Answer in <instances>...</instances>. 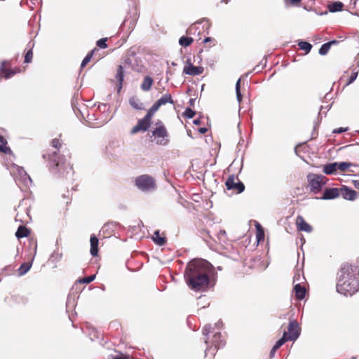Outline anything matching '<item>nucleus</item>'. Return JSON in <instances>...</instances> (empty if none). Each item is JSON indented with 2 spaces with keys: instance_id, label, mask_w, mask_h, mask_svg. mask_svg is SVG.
<instances>
[{
  "instance_id": "obj_1",
  "label": "nucleus",
  "mask_w": 359,
  "mask_h": 359,
  "mask_svg": "<svg viewBox=\"0 0 359 359\" xmlns=\"http://www.w3.org/2000/svg\"><path fill=\"white\" fill-rule=\"evenodd\" d=\"M184 277L191 290L196 292L206 291L215 286L217 273L209 262L194 259L187 264Z\"/></svg>"
},
{
  "instance_id": "obj_2",
  "label": "nucleus",
  "mask_w": 359,
  "mask_h": 359,
  "mask_svg": "<svg viewBox=\"0 0 359 359\" xmlns=\"http://www.w3.org/2000/svg\"><path fill=\"white\" fill-rule=\"evenodd\" d=\"M337 292L352 296L359 291V265L344 263L337 273Z\"/></svg>"
},
{
  "instance_id": "obj_3",
  "label": "nucleus",
  "mask_w": 359,
  "mask_h": 359,
  "mask_svg": "<svg viewBox=\"0 0 359 359\" xmlns=\"http://www.w3.org/2000/svg\"><path fill=\"white\" fill-rule=\"evenodd\" d=\"M49 168L50 171L58 176L65 177L68 180H73L74 170L72 165L65 155H60L53 151L49 156Z\"/></svg>"
},
{
  "instance_id": "obj_4",
  "label": "nucleus",
  "mask_w": 359,
  "mask_h": 359,
  "mask_svg": "<svg viewBox=\"0 0 359 359\" xmlns=\"http://www.w3.org/2000/svg\"><path fill=\"white\" fill-rule=\"evenodd\" d=\"M205 343L208 346L205 351V355H207V353L210 351L212 349L215 351L224 347L225 345V341L220 332H215L205 337Z\"/></svg>"
},
{
  "instance_id": "obj_5",
  "label": "nucleus",
  "mask_w": 359,
  "mask_h": 359,
  "mask_svg": "<svg viewBox=\"0 0 359 359\" xmlns=\"http://www.w3.org/2000/svg\"><path fill=\"white\" fill-rule=\"evenodd\" d=\"M306 178L310 191L313 194H318L321 191L327 182L326 177L322 175L309 173L307 175Z\"/></svg>"
},
{
  "instance_id": "obj_6",
  "label": "nucleus",
  "mask_w": 359,
  "mask_h": 359,
  "mask_svg": "<svg viewBox=\"0 0 359 359\" xmlns=\"http://www.w3.org/2000/svg\"><path fill=\"white\" fill-rule=\"evenodd\" d=\"M88 126L91 128H99L107 123L111 118L108 117L107 114L95 113L88 111V114L85 118Z\"/></svg>"
},
{
  "instance_id": "obj_7",
  "label": "nucleus",
  "mask_w": 359,
  "mask_h": 359,
  "mask_svg": "<svg viewBox=\"0 0 359 359\" xmlns=\"http://www.w3.org/2000/svg\"><path fill=\"white\" fill-rule=\"evenodd\" d=\"M136 187L142 191H152L156 188V183L152 177L148 175H142L135 180Z\"/></svg>"
},
{
  "instance_id": "obj_8",
  "label": "nucleus",
  "mask_w": 359,
  "mask_h": 359,
  "mask_svg": "<svg viewBox=\"0 0 359 359\" xmlns=\"http://www.w3.org/2000/svg\"><path fill=\"white\" fill-rule=\"evenodd\" d=\"M152 135L157 144L165 146L169 142L168 133L165 126L156 127L152 131Z\"/></svg>"
},
{
  "instance_id": "obj_9",
  "label": "nucleus",
  "mask_w": 359,
  "mask_h": 359,
  "mask_svg": "<svg viewBox=\"0 0 359 359\" xmlns=\"http://www.w3.org/2000/svg\"><path fill=\"white\" fill-rule=\"evenodd\" d=\"M288 333L287 332V339L288 341H295L298 339L301 333V329L298 323L295 320H290L288 325Z\"/></svg>"
},
{
  "instance_id": "obj_10",
  "label": "nucleus",
  "mask_w": 359,
  "mask_h": 359,
  "mask_svg": "<svg viewBox=\"0 0 359 359\" xmlns=\"http://www.w3.org/2000/svg\"><path fill=\"white\" fill-rule=\"evenodd\" d=\"M225 185L226 187V189L228 190L233 189L237 191L238 194H241L245 190V185L244 184L238 180L237 182H235V177L233 175H230L226 182Z\"/></svg>"
},
{
  "instance_id": "obj_11",
  "label": "nucleus",
  "mask_w": 359,
  "mask_h": 359,
  "mask_svg": "<svg viewBox=\"0 0 359 359\" xmlns=\"http://www.w3.org/2000/svg\"><path fill=\"white\" fill-rule=\"evenodd\" d=\"M204 68L201 66H194L190 59H187L183 73L190 76H198L203 73Z\"/></svg>"
},
{
  "instance_id": "obj_12",
  "label": "nucleus",
  "mask_w": 359,
  "mask_h": 359,
  "mask_svg": "<svg viewBox=\"0 0 359 359\" xmlns=\"http://www.w3.org/2000/svg\"><path fill=\"white\" fill-rule=\"evenodd\" d=\"M151 125V119L147 116H144V117L142 119H140L136 126H135L130 133L132 135L135 134L140 131H147Z\"/></svg>"
},
{
  "instance_id": "obj_13",
  "label": "nucleus",
  "mask_w": 359,
  "mask_h": 359,
  "mask_svg": "<svg viewBox=\"0 0 359 359\" xmlns=\"http://www.w3.org/2000/svg\"><path fill=\"white\" fill-rule=\"evenodd\" d=\"M137 61V57H135V54L133 51H128V54L124 60V62L126 65L131 66L132 69L137 72H140L142 69V65H134V62Z\"/></svg>"
},
{
  "instance_id": "obj_14",
  "label": "nucleus",
  "mask_w": 359,
  "mask_h": 359,
  "mask_svg": "<svg viewBox=\"0 0 359 359\" xmlns=\"http://www.w3.org/2000/svg\"><path fill=\"white\" fill-rule=\"evenodd\" d=\"M340 194L344 199L351 201L355 200L358 195V193L355 190L345 185L339 189V194Z\"/></svg>"
},
{
  "instance_id": "obj_15",
  "label": "nucleus",
  "mask_w": 359,
  "mask_h": 359,
  "mask_svg": "<svg viewBox=\"0 0 359 359\" xmlns=\"http://www.w3.org/2000/svg\"><path fill=\"white\" fill-rule=\"evenodd\" d=\"M339 196V189L327 188L323 191V196L319 198L321 200H332L337 198Z\"/></svg>"
},
{
  "instance_id": "obj_16",
  "label": "nucleus",
  "mask_w": 359,
  "mask_h": 359,
  "mask_svg": "<svg viewBox=\"0 0 359 359\" xmlns=\"http://www.w3.org/2000/svg\"><path fill=\"white\" fill-rule=\"evenodd\" d=\"M296 224L299 231L311 233L313 227L307 223L302 216L299 215L296 219Z\"/></svg>"
},
{
  "instance_id": "obj_17",
  "label": "nucleus",
  "mask_w": 359,
  "mask_h": 359,
  "mask_svg": "<svg viewBox=\"0 0 359 359\" xmlns=\"http://www.w3.org/2000/svg\"><path fill=\"white\" fill-rule=\"evenodd\" d=\"M222 326V322L221 320H219L217 323H215L213 326L210 324L206 325L203 329V334L205 337H207L210 334V333L215 332H220Z\"/></svg>"
},
{
  "instance_id": "obj_18",
  "label": "nucleus",
  "mask_w": 359,
  "mask_h": 359,
  "mask_svg": "<svg viewBox=\"0 0 359 359\" xmlns=\"http://www.w3.org/2000/svg\"><path fill=\"white\" fill-rule=\"evenodd\" d=\"M125 77V72L122 65H118L116 69V74L115 78L117 81V90L120 92L123 88V82Z\"/></svg>"
},
{
  "instance_id": "obj_19",
  "label": "nucleus",
  "mask_w": 359,
  "mask_h": 359,
  "mask_svg": "<svg viewBox=\"0 0 359 359\" xmlns=\"http://www.w3.org/2000/svg\"><path fill=\"white\" fill-rule=\"evenodd\" d=\"M90 252L93 257H95L98 255L99 240L95 235L92 234L90 236Z\"/></svg>"
},
{
  "instance_id": "obj_20",
  "label": "nucleus",
  "mask_w": 359,
  "mask_h": 359,
  "mask_svg": "<svg viewBox=\"0 0 359 359\" xmlns=\"http://www.w3.org/2000/svg\"><path fill=\"white\" fill-rule=\"evenodd\" d=\"M0 73L5 79H9L15 75V72L10 68L6 67V62L4 61L0 64Z\"/></svg>"
},
{
  "instance_id": "obj_21",
  "label": "nucleus",
  "mask_w": 359,
  "mask_h": 359,
  "mask_svg": "<svg viewBox=\"0 0 359 359\" xmlns=\"http://www.w3.org/2000/svg\"><path fill=\"white\" fill-rule=\"evenodd\" d=\"M294 290L297 299L302 300L305 297L306 293V288L300 283H297L294 286Z\"/></svg>"
},
{
  "instance_id": "obj_22",
  "label": "nucleus",
  "mask_w": 359,
  "mask_h": 359,
  "mask_svg": "<svg viewBox=\"0 0 359 359\" xmlns=\"http://www.w3.org/2000/svg\"><path fill=\"white\" fill-rule=\"evenodd\" d=\"M152 240L155 243V244L163 246L166 243V238L164 236H161L159 230H156L152 236Z\"/></svg>"
},
{
  "instance_id": "obj_23",
  "label": "nucleus",
  "mask_w": 359,
  "mask_h": 359,
  "mask_svg": "<svg viewBox=\"0 0 359 359\" xmlns=\"http://www.w3.org/2000/svg\"><path fill=\"white\" fill-rule=\"evenodd\" d=\"M30 233V231L24 225H20L15 232V236L18 238H22L27 237Z\"/></svg>"
},
{
  "instance_id": "obj_24",
  "label": "nucleus",
  "mask_w": 359,
  "mask_h": 359,
  "mask_svg": "<svg viewBox=\"0 0 359 359\" xmlns=\"http://www.w3.org/2000/svg\"><path fill=\"white\" fill-rule=\"evenodd\" d=\"M27 46L29 48V50L25 53L24 62L25 63H30L32 62V57H33L32 49L34 46V43L33 41H30L27 43Z\"/></svg>"
},
{
  "instance_id": "obj_25",
  "label": "nucleus",
  "mask_w": 359,
  "mask_h": 359,
  "mask_svg": "<svg viewBox=\"0 0 359 359\" xmlns=\"http://www.w3.org/2000/svg\"><path fill=\"white\" fill-rule=\"evenodd\" d=\"M337 170V162L330 163L324 165L323 172L326 175H333Z\"/></svg>"
},
{
  "instance_id": "obj_26",
  "label": "nucleus",
  "mask_w": 359,
  "mask_h": 359,
  "mask_svg": "<svg viewBox=\"0 0 359 359\" xmlns=\"http://www.w3.org/2000/svg\"><path fill=\"white\" fill-rule=\"evenodd\" d=\"M33 259L34 258H32L31 262H23L20 265V266L18 269V275L20 276H24L29 271L32 265Z\"/></svg>"
},
{
  "instance_id": "obj_27",
  "label": "nucleus",
  "mask_w": 359,
  "mask_h": 359,
  "mask_svg": "<svg viewBox=\"0 0 359 359\" xmlns=\"http://www.w3.org/2000/svg\"><path fill=\"white\" fill-rule=\"evenodd\" d=\"M156 102L159 107H161L167 103L174 104V100L170 93H166L159 98Z\"/></svg>"
},
{
  "instance_id": "obj_28",
  "label": "nucleus",
  "mask_w": 359,
  "mask_h": 359,
  "mask_svg": "<svg viewBox=\"0 0 359 359\" xmlns=\"http://www.w3.org/2000/svg\"><path fill=\"white\" fill-rule=\"evenodd\" d=\"M153 83V79L149 76H146L141 84V89L144 91H149L151 89Z\"/></svg>"
},
{
  "instance_id": "obj_29",
  "label": "nucleus",
  "mask_w": 359,
  "mask_h": 359,
  "mask_svg": "<svg viewBox=\"0 0 359 359\" xmlns=\"http://www.w3.org/2000/svg\"><path fill=\"white\" fill-rule=\"evenodd\" d=\"M129 103L132 107L137 110H142L144 109V104L135 97H132L129 100Z\"/></svg>"
},
{
  "instance_id": "obj_30",
  "label": "nucleus",
  "mask_w": 359,
  "mask_h": 359,
  "mask_svg": "<svg viewBox=\"0 0 359 359\" xmlns=\"http://www.w3.org/2000/svg\"><path fill=\"white\" fill-rule=\"evenodd\" d=\"M344 4L340 1H333L328 5V10L331 13H335L341 11Z\"/></svg>"
},
{
  "instance_id": "obj_31",
  "label": "nucleus",
  "mask_w": 359,
  "mask_h": 359,
  "mask_svg": "<svg viewBox=\"0 0 359 359\" xmlns=\"http://www.w3.org/2000/svg\"><path fill=\"white\" fill-rule=\"evenodd\" d=\"M193 41L194 39L192 37L183 36L180 38L179 44L182 47H188Z\"/></svg>"
},
{
  "instance_id": "obj_32",
  "label": "nucleus",
  "mask_w": 359,
  "mask_h": 359,
  "mask_svg": "<svg viewBox=\"0 0 359 359\" xmlns=\"http://www.w3.org/2000/svg\"><path fill=\"white\" fill-rule=\"evenodd\" d=\"M201 235L203 237V240L207 243H208L210 242L209 239L212 240L215 242H217L216 238L212 235L210 234V231H208V229H203L201 231Z\"/></svg>"
},
{
  "instance_id": "obj_33",
  "label": "nucleus",
  "mask_w": 359,
  "mask_h": 359,
  "mask_svg": "<svg viewBox=\"0 0 359 359\" xmlns=\"http://www.w3.org/2000/svg\"><path fill=\"white\" fill-rule=\"evenodd\" d=\"M298 46L301 50H304L306 53H309L312 48V45L304 41H299L298 42Z\"/></svg>"
},
{
  "instance_id": "obj_34",
  "label": "nucleus",
  "mask_w": 359,
  "mask_h": 359,
  "mask_svg": "<svg viewBox=\"0 0 359 359\" xmlns=\"http://www.w3.org/2000/svg\"><path fill=\"white\" fill-rule=\"evenodd\" d=\"M62 257V254L58 251H54L49 257V262L56 264L58 262Z\"/></svg>"
},
{
  "instance_id": "obj_35",
  "label": "nucleus",
  "mask_w": 359,
  "mask_h": 359,
  "mask_svg": "<svg viewBox=\"0 0 359 359\" xmlns=\"http://www.w3.org/2000/svg\"><path fill=\"white\" fill-rule=\"evenodd\" d=\"M241 79H238L236 83L235 88H236V95L237 101L240 103L242 101L243 95L241 92Z\"/></svg>"
},
{
  "instance_id": "obj_36",
  "label": "nucleus",
  "mask_w": 359,
  "mask_h": 359,
  "mask_svg": "<svg viewBox=\"0 0 359 359\" xmlns=\"http://www.w3.org/2000/svg\"><path fill=\"white\" fill-rule=\"evenodd\" d=\"M6 140L4 138V137L0 135V151L4 154H8L11 151L10 148L6 147Z\"/></svg>"
},
{
  "instance_id": "obj_37",
  "label": "nucleus",
  "mask_w": 359,
  "mask_h": 359,
  "mask_svg": "<svg viewBox=\"0 0 359 359\" xmlns=\"http://www.w3.org/2000/svg\"><path fill=\"white\" fill-rule=\"evenodd\" d=\"M288 340L287 339V332L285 331L283 332V334L282 337L280 339H279L276 342V344L273 345V346L275 348H277V349H278L279 348H280Z\"/></svg>"
},
{
  "instance_id": "obj_38",
  "label": "nucleus",
  "mask_w": 359,
  "mask_h": 359,
  "mask_svg": "<svg viewBox=\"0 0 359 359\" xmlns=\"http://www.w3.org/2000/svg\"><path fill=\"white\" fill-rule=\"evenodd\" d=\"M95 50L96 48H94L86 55V56L83 58V60L81 62V68L85 67L86 65L90 61Z\"/></svg>"
},
{
  "instance_id": "obj_39",
  "label": "nucleus",
  "mask_w": 359,
  "mask_h": 359,
  "mask_svg": "<svg viewBox=\"0 0 359 359\" xmlns=\"http://www.w3.org/2000/svg\"><path fill=\"white\" fill-rule=\"evenodd\" d=\"M159 107H160L158 106V104L156 102H155L148 110L145 116L151 119L152 116L155 114L156 111L158 110Z\"/></svg>"
},
{
  "instance_id": "obj_40",
  "label": "nucleus",
  "mask_w": 359,
  "mask_h": 359,
  "mask_svg": "<svg viewBox=\"0 0 359 359\" xmlns=\"http://www.w3.org/2000/svg\"><path fill=\"white\" fill-rule=\"evenodd\" d=\"M109 106L107 104L102 103L100 104L97 107V109L99 110V114H107L109 116Z\"/></svg>"
},
{
  "instance_id": "obj_41",
  "label": "nucleus",
  "mask_w": 359,
  "mask_h": 359,
  "mask_svg": "<svg viewBox=\"0 0 359 359\" xmlns=\"http://www.w3.org/2000/svg\"><path fill=\"white\" fill-rule=\"evenodd\" d=\"M351 163L348 162H337V170L345 171L351 166Z\"/></svg>"
},
{
  "instance_id": "obj_42",
  "label": "nucleus",
  "mask_w": 359,
  "mask_h": 359,
  "mask_svg": "<svg viewBox=\"0 0 359 359\" xmlns=\"http://www.w3.org/2000/svg\"><path fill=\"white\" fill-rule=\"evenodd\" d=\"M330 48V45L328 44L327 42H326L320 46V48L318 50V53L320 55H325L327 53V52L329 51Z\"/></svg>"
},
{
  "instance_id": "obj_43",
  "label": "nucleus",
  "mask_w": 359,
  "mask_h": 359,
  "mask_svg": "<svg viewBox=\"0 0 359 359\" xmlns=\"http://www.w3.org/2000/svg\"><path fill=\"white\" fill-rule=\"evenodd\" d=\"M226 231L225 230H220L217 235H215L216 238L219 243H224L226 240Z\"/></svg>"
},
{
  "instance_id": "obj_44",
  "label": "nucleus",
  "mask_w": 359,
  "mask_h": 359,
  "mask_svg": "<svg viewBox=\"0 0 359 359\" xmlns=\"http://www.w3.org/2000/svg\"><path fill=\"white\" fill-rule=\"evenodd\" d=\"M196 114V111L192 110L191 108H186L185 111L183 113V116L187 118H192Z\"/></svg>"
},
{
  "instance_id": "obj_45",
  "label": "nucleus",
  "mask_w": 359,
  "mask_h": 359,
  "mask_svg": "<svg viewBox=\"0 0 359 359\" xmlns=\"http://www.w3.org/2000/svg\"><path fill=\"white\" fill-rule=\"evenodd\" d=\"M358 74V70L357 69V68H355L353 70L351 75L350 76L346 85H349V84L352 83L357 79Z\"/></svg>"
},
{
  "instance_id": "obj_46",
  "label": "nucleus",
  "mask_w": 359,
  "mask_h": 359,
  "mask_svg": "<svg viewBox=\"0 0 359 359\" xmlns=\"http://www.w3.org/2000/svg\"><path fill=\"white\" fill-rule=\"evenodd\" d=\"M95 279V275L86 276L79 280V283L88 284Z\"/></svg>"
},
{
  "instance_id": "obj_47",
  "label": "nucleus",
  "mask_w": 359,
  "mask_h": 359,
  "mask_svg": "<svg viewBox=\"0 0 359 359\" xmlns=\"http://www.w3.org/2000/svg\"><path fill=\"white\" fill-rule=\"evenodd\" d=\"M107 38H102L97 41L96 45L100 48H107Z\"/></svg>"
},
{
  "instance_id": "obj_48",
  "label": "nucleus",
  "mask_w": 359,
  "mask_h": 359,
  "mask_svg": "<svg viewBox=\"0 0 359 359\" xmlns=\"http://www.w3.org/2000/svg\"><path fill=\"white\" fill-rule=\"evenodd\" d=\"M52 146L55 149H59L61 147L60 140L57 138H55L52 140Z\"/></svg>"
},
{
  "instance_id": "obj_49",
  "label": "nucleus",
  "mask_w": 359,
  "mask_h": 359,
  "mask_svg": "<svg viewBox=\"0 0 359 359\" xmlns=\"http://www.w3.org/2000/svg\"><path fill=\"white\" fill-rule=\"evenodd\" d=\"M347 130H348V128L340 127V128L334 129L332 131V133H334V134H339V133H342L344 132H346Z\"/></svg>"
},
{
  "instance_id": "obj_50",
  "label": "nucleus",
  "mask_w": 359,
  "mask_h": 359,
  "mask_svg": "<svg viewBox=\"0 0 359 359\" xmlns=\"http://www.w3.org/2000/svg\"><path fill=\"white\" fill-rule=\"evenodd\" d=\"M23 176L22 177L24 178V182L25 183L27 184V181H29L30 183H32V179L31 177L27 174V172L23 170Z\"/></svg>"
},
{
  "instance_id": "obj_51",
  "label": "nucleus",
  "mask_w": 359,
  "mask_h": 359,
  "mask_svg": "<svg viewBox=\"0 0 359 359\" xmlns=\"http://www.w3.org/2000/svg\"><path fill=\"white\" fill-rule=\"evenodd\" d=\"M267 63V56L265 55L263 59L260 61L259 63L263 68H264L266 66Z\"/></svg>"
},
{
  "instance_id": "obj_52",
  "label": "nucleus",
  "mask_w": 359,
  "mask_h": 359,
  "mask_svg": "<svg viewBox=\"0 0 359 359\" xmlns=\"http://www.w3.org/2000/svg\"><path fill=\"white\" fill-rule=\"evenodd\" d=\"M263 69L264 68L259 64H258L253 68L252 71L255 72L256 73H259L262 72Z\"/></svg>"
},
{
  "instance_id": "obj_53",
  "label": "nucleus",
  "mask_w": 359,
  "mask_h": 359,
  "mask_svg": "<svg viewBox=\"0 0 359 359\" xmlns=\"http://www.w3.org/2000/svg\"><path fill=\"white\" fill-rule=\"evenodd\" d=\"M285 2L290 3L292 5H297L301 2V0H285Z\"/></svg>"
},
{
  "instance_id": "obj_54",
  "label": "nucleus",
  "mask_w": 359,
  "mask_h": 359,
  "mask_svg": "<svg viewBox=\"0 0 359 359\" xmlns=\"http://www.w3.org/2000/svg\"><path fill=\"white\" fill-rule=\"evenodd\" d=\"M277 350H278L277 348H275L274 346L272 347V348H271V350L270 351V354H269L271 358L274 357L275 353H276Z\"/></svg>"
},
{
  "instance_id": "obj_55",
  "label": "nucleus",
  "mask_w": 359,
  "mask_h": 359,
  "mask_svg": "<svg viewBox=\"0 0 359 359\" xmlns=\"http://www.w3.org/2000/svg\"><path fill=\"white\" fill-rule=\"evenodd\" d=\"M198 131L201 133V134H205L207 131H208V129L207 128L205 127H201V128H199Z\"/></svg>"
},
{
  "instance_id": "obj_56",
  "label": "nucleus",
  "mask_w": 359,
  "mask_h": 359,
  "mask_svg": "<svg viewBox=\"0 0 359 359\" xmlns=\"http://www.w3.org/2000/svg\"><path fill=\"white\" fill-rule=\"evenodd\" d=\"M72 108H73V110L74 111V112L76 113V110H78V111H79V112L82 115V116H83V118H85V116H84V115L83 114V113L81 112V111L79 109H78V108L74 105V104L73 102H72Z\"/></svg>"
},
{
  "instance_id": "obj_57",
  "label": "nucleus",
  "mask_w": 359,
  "mask_h": 359,
  "mask_svg": "<svg viewBox=\"0 0 359 359\" xmlns=\"http://www.w3.org/2000/svg\"><path fill=\"white\" fill-rule=\"evenodd\" d=\"M353 186L355 189L359 190V181L358 180H353Z\"/></svg>"
},
{
  "instance_id": "obj_58",
  "label": "nucleus",
  "mask_w": 359,
  "mask_h": 359,
  "mask_svg": "<svg viewBox=\"0 0 359 359\" xmlns=\"http://www.w3.org/2000/svg\"><path fill=\"white\" fill-rule=\"evenodd\" d=\"M300 278H301V276H300V274L298 273H296L294 276V282L295 281H299L300 280Z\"/></svg>"
},
{
  "instance_id": "obj_59",
  "label": "nucleus",
  "mask_w": 359,
  "mask_h": 359,
  "mask_svg": "<svg viewBox=\"0 0 359 359\" xmlns=\"http://www.w3.org/2000/svg\"><path fill=\"white\" fill-rule=\"evenodd\" d=\"M330 46L331 47L332 45H336L339 43V41L337 40H332L327 42Z\"/></svg>"
},
{
  "instance_id": "obj_60",
  "label": "nucleus",
  "mask_w": 359,
  "mask_h": 359,
  "mask_svg": "<svg viewBox=\"0 0 359 359\" xmlns=\"http://www.w3.org/2000/svg\"><path fill=\"white\" fill-rule=\"evenodd\" d=\"M193 123L196 126H198L201 123V121L200 118H196L194 120Z\"/></svg>"
},
{
  "instance_id": "obj_61",
  "label": "nucleus",
  "mask_w": 359,
  "mask_h": 359,
  "mask_svg": "<svg viewBox=\"0 0 359 359\" xmlns=\"http://www.w3.org/2000/svg\"><path fill=\"white\" fill-rule=\"evenodd\" d=\"M195 102H196V99H195V98H191V99L189 100V104L190 106L194 107V104H195Z\"/></svg>"
},
{
  "instance_id": "obj_62",
  "label": "nucleus",
  "mask_w": 359,
  "mask_h": 359,
  "mask_svg": "<svg viewBox=\"0 0 359 359\" xmlns=\"http://www.w3.org/2000/svg\"><path fill=\"white\" fill-rule=\"evenodd\" d=\"M212 40H213V39H212V38H211V37H205V38L204 39V40H203V43H208V42L212 41Z\"/></svg>"
},
{
  "instance_id": "obj_63",
  "label": "nucleus",
  "mask_w": 359,
  "mask_h": 359,
  "mask_svg": "<svg viewBox=\"0 0 359 359\" xmlns=\"http://www.w3.org/2000/svg\"><path fill=\"white\" fill-rule=\"evenodd\" d=\"M161 126H165L161 121L158 120V121L156 122V127H161Z\"/></svg>"
},
{
  "instance_id": "obj_64",
  "label": "nucleus",
  "mask_w": 359,
  "mask_h": 359,
  "mask_svg": "<svg viewBox=\"0 0 359 359\" xmlns=\"http://www.w3.org/2000/svg\"><path fill=\"white\" fill-rule=\"evenodd\" d=\"M357 1L358 0H351L350 1V4L351 5H353V7H355L356 6V4H357Z\"/></svg>"
}]
</instances>
